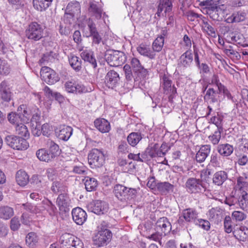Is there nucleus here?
I'll list each match as a JSON object with an SVG mask.
<instances>
[{
  "label": "nucleus",
  "mask_w": 248,
  "mask_h": 248,
  "mask_svg": "<svg viewBox=\"0 0 248 248\" xmlns=\"http://www.w3.org/2000/svg\"><path fill=\"white\" fill-rule=\"evenodd\" d=\"M219 0H211L208 3L207 12L211 18L214 20L221 21L228 15L227 7L226 5H218Z\"/></svg>",
  "instance_id": "f257e3e1"
},
{
  "label": "nucleus",
  "mask_w": 248,
  "mask_h": 248,
  "mask_svg": "<svg viewBox=\"0 0 248 248\" xmlns=\"http://www.w3.org/2000/svg\"><path fill=\"white\" fill-rule=\"evenodd\" d=\"M115 196L122 202H126L134 198L137 190L135 188H128L122 185L114 186L113 190Z\"/></svg>",
  "instance_id": "f03ea898"
},
{
  "label": "nucleus",
  "mask_w": 248,
  "mask_h": 248,
  "mask_svg": "<svg viewBox=\"0 0 248 248\" xmlns=\"http://www.w3.org/2000/svg\"><path fill=\"white\" fill-rule=\"evenodd\" d=\"M61 248H83V242L70 233L63 234L60 237Z\"/></svg>",
  "instance_id": "7ed1b4c3"
},
{
  "label": "nucleus",
  "mask_w": 248,
  "mask_h": 248,
  "mask_svg": "<svg viewBox=\"0 0 248 248\" xmlns=\"http://www.w3.org/2000/svg\"><path fill=\"white\" fill-rule=\"evenodd\" d=\"M6 144L12 149L17 150H25L29 147L26 140L15 135H8L4 139Z\"/></svg>",
  "instance_id": "20e7f679"
},
{
  "label": "nucleus",
  "mask_w": 248,
  "mask_h": 248,
  "mask_svg": "<svg viewBox=\"0 0 248 248\" xmlns=\"http://www.w3.org/2000/svg\"><path fill=\"white\" fill-rule=\"evenodd\" d=\"M88 162L92 168H99L105 163V155L102 149H93L88 155Z\"/></svg>",
  "instance_id": "39448f33"
},
{
  "label": "nucleus",
  "mask_w": 248,
  "mask_h": 248,
  "mask_svg": "<svg viewBox=\"0 0 248 248\" xmlns=\"http://www.w3.org/2000/svg\"><path fill=\"white\" fill-rule=\"evenodd\" d=\"M105 56L108 63L111 66H118L124 63L125 61L124 54L119 51H108Z\"/></svg>",
  "instance_id": "423d86ee"
},
{
  "label": "nucleus",
  "mask_w": 248,
  "mask_h": 248,
  "mask_svg": "<svg viewBox=\"0 0 248 248\" xmlns=\"http://www.w3.org/2000/svg\"><path fill=\"white\" fill-rule=\"evenodd\" d=\"M112 233L109 230L101 228L93 237V244L98 247H103L110 241Z\"/></svg>",
  "instance_id": "0eeeda50"
},
{
  "label": "nucleus",
  "mask_w": 248,
  "mask_h": 248,
  "mask_svg": "<svg viewBox=\"0 0 248 248\" xmlns=\"http://www.w3.org/2000/svg\"><path fill=\"white\" fill-rule=\"evenodd\" d=\"M43 30L40 25L36 22H32L26 31V35L29 39L37 41L43 37Z\"/></svg>",
  "instance_id": "6e6552de"
},
{
  "label": "nucleus",
  "mask_w": 248,
  "mask_h": 248,
  "mask_svg": "<svg viewBox=\"0 0 248 248\" xmlns=\"http://www.w3.org/2000/svg\"><path fill=\"white\" fill-rule=\"evenodd\" d=\"M130 63L134 72L137 75L135 80L143 79L148 76V70L142 66L139 59L133 58Z\"/></svg>",
  "instance_id": "1a4fd4ad"
},
{
  "label": "nucleus",
  "mask_w": 248,
  "mask_h": 248,
  "mask_svg": "<svg viewBox=\"0 0 248 248\" xmlns=\"http://www.w3.org/2000/svg\"><path fill=\"white\" fill-rule=\"evenodd\" d=\"M186 186L189 192L197 193L205 190V186L202 180L195 178H190L186 183Z\"/></svg>",
  "instance_id": "9d476101"
},
{
  "label": "nucleus",
  "mask_w": 248,
  "mask_h": 248,
  "mask_svg": "<svg viewBox=\"0 0 248 248\" xmlns=\"http://www.w3.org/2000/svg\"><path fill=\"white\" fill-rule=\"evenodd\" d=\"M198 213L196 209L193 208H187L182 211V215L179 217L178 223L183 225L185 220L187 222H193L195 224L197 221Z\"/></svg>",
  "instance_id": "9b49d317"
},
{
  "label": "nucleus",
  "mask_w": 248,
  "mask_h": 248,
  "mask_svg": "<svg viewBox=\"0 0 248 248\" xmlns=\"http://www.w3.org/2000/svg\"><path fill=\"white\" fill-rule=\"evenodd\" d=\"M42 79L48 84H53L59 80L56 72L47 66H43L40 71Z\"/></svg>",
  "instance_id": "f8f14e48"
},
{
  "label": "nucleus",
  "mask_w": 248,
  "mask_h": 248,
  "mask_svg": "<svg viewBox=\"0 0 248 248\" xmlns=\"http://www.w3.org/2000/svg\"><path fill=\"white\" fill-rule=\"evenodd\" d=\"M87 207L89 211L97 215H102L108 211V205L104 201L97 200L91 202Z\"/></svg>",
  "instance_id": "ddd939ff"
},
{
  "label": "nucleus",
  "mask_w": 248,
  "mask_h": 248,
  "mask_svg": "<svg viewBox=\"0 0 248 248\" xmlns=\"http://www.w3.org/2000/svg\"><path fill=\"white\" fill-rule=\"evenodd\" d=\"M87 25L90 33L89 35H86V37L92 38V46L99 45L101 42L102 38L97 31L96 25L92 19H89Z\"/></svg>",
  "instance_id": "4468645a"
},
{
  "label": "nucleus",
  "mask_w": 248,
  "mask_h": 248,
  "mask_svg": "<svg viewBox=\"0 0 248 248\" xmlns=\"http://www.w3.org/2000/svg\"><path fill=\"white\" fill-rule=\"evenodd\" d=\"M88 11L90 16L94 20H98L103 18L105 21L106 17H108L106 13L104 12L102 7L99 4L94 2L90 3Z\"/></svg>",
  "instance_id": "2eb2a0df"
},
{
  "label": "nucleus",
  "mask_w": 248,
  "mask_h": 248,
  "mask_svg": "<svg viewBox=\"0 0 248 248\" xmlns=\"http://www.w3.org/2000/svg\"><path fill=\"white\" fill-rule=\"evenodd\" d=\"M80 5L78 2L73 1L69 2L65 9L64 19L73 18L74 16L78 17L80 14Z\"/></svg>",
  "instance_id": "dca6fc26"
},
{
  "label": "nucleus",
  "mask_w": 248,
  "mask_h": 248,
  "mask_svg": "<svg viewBox=\"0 0 248 248\" xmlns=\"http://www.w3.org/2000/svg\"><path fill=\"white\" fill-rule=\"evenodd\" d=\"M155 230L161 232L165 236L171 230V225L166 217H160L155 223Z\"/></svg>",
  "instance_id": "f3484780"
},
{
  "label": "nucleus",
  "mask_w": 248,
  "mask_h": 248,
  "mask_svg": "<svg viewBox=\"0 0 248 248\" xmlns=\"http://www.w3.org/2000/svg\"><path fill=\"white\" fill-rule=\"evenodd\" d=\"M193 61V58L191 50H186L179 59L178 66L184 70L191 66Z\"/></svg>",
  "instance_id": "a211bd4d"
},
{
  "label": "nucleus",
  "mask_w": 248,
  "mask_h": 248,
  "mask_svg": "<svg viewBox=\"0 0 248 248\" xmlns=\"http://www.w3.org/2000/svg\"><path fill=\"white\" fill-rule=\"evenodd\" d=\"M64 86L66 91L70 93H83L87 92L84 85L73 80L66 82Z\"/></svg>",
  "instance_id": "6ab92c4d"
},
{
  "label": "nucleus",
  "mask_w": 248,
  "mask_h": 248,
  "mask_svg": "<svg viewBox=\"0 0 248 248\" xmlns=\"http://www.w3.org/2000/svg\"><path fill=\"white\" fill-rule=\"evenodd\" d=\"M72 218L78 225H82L86 220L87 215L86 212L80 207L74 208L72 211Z\"/></svg>",
  "instance_id": "aec40b11"
},
{
  "label": "nucleus",
  "mask_w": 248,
  "mask_h": 248,
  "mask_svg": "<svg viewBox=\"0 0 248 248\" xmlns=\"http://www.w3.org/2000/svg\"><path fill=\"white\" fill-rule=\"evenodd\" d=\"M120 80L119 74L114 70L108 72L105 77V82L107 86L113 89Z\"/></svg>",
  "instance_id": "412c9836"
},
{
  "label": "nucleus",
  "mask_w": 248,
  "mask_h": 248,
  "mask_svg": "<svg viewBox=\"0 0 248 248\" xmlns=\"http://www.w3.org/2000/svg\"><path fill=\"white\" fill-rule=\"evenodd\" d=\"M73 132V128L69 126L61 125L56 131L57 137L61 140L67 141L71 136Z\"/></svg>",
  "instance_id": "4be33fe9"
},
{
  "label": "nucleus",
  "mask_w": 248,
  "mask_h": 248,
  "mask_svg": "<svg viewBox=\"0 0 248 248\" xmlns=\"http://www.w3.org/2000/svg\"><path fill=\"white\" fill-rule=\"evenodd\" d=\"M162 87L166 93L174 94L176 93V89L171 86L172 82L169 76L164 75L161 79Z\"/></svg>",
  "instance_id": "5701e85b"
},
{
  "label": "nucleus",
  "mask_w": 248,
  "mask_h": 248,
  "mask_svg": "<svg viewBox=\"0 0 248 248\" xmlns=\"http://www.w3.org/2000/svg\"><path fill=\"white\" fill-rule=\"evenodd\" d=\"M210 150L211 147L209 145L202 146L196 155V160L199 163L204 162L209 155Z\"/></svg>",
  "instance_id": "b1692460"
},
{
  "label": "nucleus",
  "mask_w": 248,
  "mask_h": 248,
  "mask_svg": "<svg viewBox=\"0 0 248 248\" xmlns=\"http://www.w3.org/2000/svg\"><path fill=\"white\" fill-rule=\"evenodd\" d=\"M247 14L244 11H239L234 12L231 16L225 19V21L228 23H238L245 20Z\"/></svg>",
  "instance_id": "393cba45"
},
{
  "label": "nucleus",
  "mask_w": 248,
  "mask_h": 248,
  "mask_svg": "<svg viewBox=\"0 0 248 248\" xmlns=\"http://www.w3.org/2000/svg\"><path fill=\"white\" fill-rule=\"evenodd\" d=\"M57 204L61 211H66L70 204V199L66 194H60L58 196L57 201Z\"/></svg>",
  "instance_id": "a878e982"
},
{
  "label": "nucleus",
  "mask_w": 248,
  "mask_h": 248,
  "mask_svg": "<svg viewBox=\"0 0 248 248\" xmlns=\"http://www.w3.org/2000/svg\"><path fill=\"white\" fill-rule=\"evenodd\" d=\"M80 56L85 62L90 63L94 68L96 67V61L93 55V52L91 50L87 49L86 48L83 51L81 52Z\"/></svg>",
  "instance_id": "bb28decb"
},
{
  "label": "nucleus",
  "mask_w": 248,
  "mask_h": 248,
  "mask_svg": "<svg viewBox=\"0 0 248 248\" xmlns=\"http://www.w3.org/2000/svg\"><path fill=\"white\" fill-rule=\"evenodd\" d=\"M173 0H160L156 14L160 16L163 11L165 13L170 12L172 9Z\"/></svg>",
  "instance_id": "cd10ccee"
},
{
  "label": "nucleus",
  "mask_w": 248,
  "mask_h": 248,
  "mask_svg": "<svg viewBox=\"0 0 248 248\" xmlns=\"http://www.w3.org/2000/svg\"><path fill=\"white\" fill-rule=\"evenodd\" d=\"M94 124L95 127L102 133L108 132L110 129L109 122L105 119H97Z\"/></svg>",
  "instance_id": "c85d7f7f"
},
{
  "label": "nucleus",
  "mask_w": 248,
  "mask_h": 248,
  "mask_svg": "<svg viewBox=\"0 0 248 248\" xmlns=\"http://www.w3.org/2000/svg\"><path fill=\"white\" fill-rule=\"evenodd\" d=\"M0 96L4 101L9 102L11 99V92L4 81L0 84Z\"/></svg>",
  "instance_id": "c756f323"
},
{
  "label": "nucleus",
  "mask_w": 248,
  "mask_h": 248,
  "mask_svg": "<svg viewBox=\"0 0 248 248\" xmlns=\"http://www.w3.org/2000/svg\"><path fill=\"white\" fill-rule=\"evenodd\" d=\"M228 175L224 171L220 170L216 172L213 177V183L218 186H221L227 179Z\"/></svg>",
  "instance_id": "7c9ffc66"
},
{
  "label": "nucleus",
  "mask_w": 248,
  "mask_h": 248,
  "mask_svg": "<svg viewBox=\"0 0 248 248\" xmlns=\"http://www.w3.org/2000/svg\"><path fill=\"white\" fill-rule=\"evenodd\" d=\"M167 31H163L162 34L158 36L154 41L152 44L153 50L155 52L160 51L164 46V36L166 35Z\"/></svg>",
  "instance_id": "2f4dec72"
},
{
  "label": "nucleus",
  "mask_w": 248,
  "mask_h": 248,
  "mask_svg": "<svg viewBox=\"0 0 248 248\" xmlns=\"http://www.w3.org/2000/svg\"><path fill=\"white\" fill-rule=\"evenodd\" d=\"M234 236L240 241H244L248 237V229L245 226H241L233 231Z\"/></svg>",
  "instance_id": "473e14b6"
},
{
  "label": "nucleus",
  "mask_w": 248,
  "mask_h": 248,
  "mask_svg": "<svg viewBox=\"0 0 248 248\" xmlns=\"http://www.w3.org/2000/svg\"><path fill=\"white\" fill-rule=\"evenodd\" d=\"M14 215L13 208L8 206H0V218L4 220H8Z\"/></svg>",
  "instance_id": "72a5a7b5"
},
{
  "label": "nucleus",
  "mask_w": 248,
  "mask_h": 248,
  "mask_svg": "<svg viewBox=\"0 0 248 248\" xmlns=\"http://www.w3.org/2000/svg\"><path fill=\"white\" fill-rule=\"evenodd\" d=\"M202 29L204 32H205L209 36L212 37H216V30L208 22L205 17H202Z\"/></svg>",
  "instance_id": "f704fd0d"
},
{
  "label": "nucleus",
  "mask_w": 248,
  "mask_h": 248,
  "mask_svg": "<svg viewBox=\"0 0 248 248\" xmlns=\"http://www.w3.org/2000/svg\"><path fill=\"white\" fill-rule=\"evenodd\" d=\"M137 49L140 54L147 57L151 59H154L155 57V53L151 50L148 46L144 45H140L137 47Z\"/></svg>",
  "instance_id": "c9c22d12"
},
{
  "label": "nucleus",
  "mask_w": 248,
  "mask_h": 248,
  "mask_svg": "<svg viewBox=\"0 0 248 248\" xmlns=\"http://www.w3.org/2000/svg\"><path fill=\"white\" fill-rule=\"evenodd\" d=\"M217 151L220 155L224 156H228L232 153L233 147L232 145L228 143L222 144L218 146Z\"/></svg>",
  "instance_id": "e433bc0d"
},
{
  "label": "nucleus",
  "mask_w": 248,
  "mask_h": 248,
  "mask_svg": "<svg viewBox=\"0 0 248 248\" xmlns=\"http://www.w3.org/2000/svg\"><path fill=\"white\" fill-rule=\"evenodd\" d=\"M52 0H33V5L38 11L45 10L50 5Z\"/></svg>",
  "instance_id": "4c0bfd02"
},
{
  "label": "nucleus",
  "mask_w": 248,
  "mask_h": 248,
  "mask_svg": "<svg viewBox=\"0 0 248 248\" xmlns=\"http://www.w3.org/2000/svg\"><path fill=\"white\" fill-rule=\"evenodd\" d=\"M16 180L19 185L24 186L29 182V176L25 171L18 170L16 174Z\"/></svg>",
  "instance_id": "58836bf2"
},
{
  "label": "nucleus",
  "mask_w": 248,
  "mask_h": 248,
  "mask_svg": "<svg viewBox=\"0 0 248 248\" xmlns=\"http://www.w3.org/2000/svg\"><path fill=\"white\" fill-rule=\"evenodd\" d=\"M157 189L161 193H167L173 191L174 186L169 182H159L157 183Z\"/></svg>",
  "instance_id": "ea45409f"
},
{
  "label": "nucleus",
  "mask_w": 248,
  "mask_h": 248,
  "mask_svg": "<svg viewBox=\"0 0 248 248\" xmlns=\"http://www.w3.org/2000/svg\"><path fill=\"white\" fill-rule=\"evenodd\" d=\"M36 155L37 158L42 161L48 162L53 159L48 151L44 148L37 150Z\"/></svg>",
  "instance_id": "a19ab883"
},
{
  "label": "nucleus",
  "mask_w": 248,
  "mask_h": 248,
  "mask_svg": "<svg viewBox=\"0 0 248 248\" xmlns=\"http://www.w3.org/2000/svg\"><path fill=\"white\" fill-rule=\"evenodd\" d=\"M47 145L48 147V152L50 154L53 158L59 155L60 154V151L59 146L51 140H48Z\"/></svg>",
  "instance_id": "79ce46f5"
},
{
  "label": "nucleus",
  "mask_w": 248,
  "mask_h": 248,
  "mask_svg": "<svg viewBox=\"0 0 248 248\" xmlns=\"http://www.w3.org/2000/svg\"><path fill=\"white\" fill-rule=\"evenodd\" d=\"M84 180L85 188L88 191H92L96 189L98 183L95 178L86 177Z\"/></svg>",
  "instance_id": "37998d69"
},
{
  "label": "nucleus",
  "mask_w": 248,
  "mask_h": 248,
  "mask_svg": "<svg viewBox=\"0 0 248 248\" xmlns=\"http://www.w3.org/2000/svg\"><path fill=\"white\" fill-rule=\"evenodd\" d=\"M236 186L240 190L247 189L248 187V174L244 173L237 178Z\"/></svg>",
  "instance_id": "c03bdc74"
},
{
  "label": "nucleus",
  "mask_w": 248,
  "mask_h": 248,
  "mask_svg": "<svg viewBox=\"0 0 248 248\" xmlns=\"http://www.w3.org/2000/svg\"><path fill=\"white\" fill-rule=\"evenodd\" d=\"M69 62L70 65L74 70L77 71L80 70L82 61L79 57L71 55L69 57Z\"/></svg>",
  "instance_id": "a18cd8bd"
},
{
  "label": "nucleus",
  "mask_w": 248,
  "mask_h": 248,
  "mask_svg": "<svg viewBox=\"0 0 248 248\" xmlns=\"http://www.w3.org/2000/svg\"><path fill=\"white\" fill-rule=\"evenodd\" d=\"M7 119L11 124H15L16 126L20 123L24 122V117L16 112H12L9 113Z\"/></svg>",
  "instance_id": "49530a36"
},
{
  "label": "nucleus",
  "mask_w": 248,
  "mask_h": 248,
  "mask_svg": "<svg viewBox=\"0 0 248 248\" xmlns=\"http://www.w3.org/2000/svg\"><path fill=\"white\" fill-rule=\"evenodd\" d=\"M141 134L138 132H132L130 133L127 138L128 143L132 146H135L141 140Z\"/></svg>",
  "instance_id": "de8ad7c7"
},
{
  "label": "nucleus",
  "mask_w": 248,
  "mask_h": 248,
  "mask_svg": "<svg viewBox=\"0 0 248 248\" xmlns=\"http://www.w3.org/2000/svg\"><path fill=\"white\" fill-rule=\"evenodd\" d=\"M56 56V53L52 51L46 52L44 54L39 62L41 65H47L49 62H52Z\"/></svg>",
  "instance_id": "09e8293b"
},
{
  "label": "nucleus",
  "mask_w": 248,
  "mask_h": 248,
  "mask_svg": "<svg viewBox=\"0 0 248 248\" xmlns=\"http://www.w3.org/2000/svg\"><path fill=\"white\" fill-rule=\"evenodd\" d=\"M38 242V237L35 233L31 232L26 237V243L30 248H33Z\"/></svg>",
  "instance_id": "8fccbe9b"
},
{
  "label": "nucleus",
  "mask_w": 248,
  "mask_h": 248,
  "mask_svg": "<svg viewBox=\"0 0 248 248\" xmlns=\"http://www.w3.org/2000/svg\"><path fill=\"white\" fill-rule=\"evenodd\" d=\"M15 130L16 134L21 137H24L25 138L29 137L30 133L27 127L23 124V122L17 124V125L16 126Z\"/></svg>",
  "instance_id": "3c124183"
},
{
  "label": "nucleus",
  "mask_w": 248,
  "mask_h": 248,
  "mask_svg": "<svg viewBox=\"0 0 248 248\" xmlns=\"http://www.w3.org/2000/svg\"><path fill=\"white\" fill-rule=\"evenodd\" d=\"M146 152L152 158L163 156L157 144H155L153 146L148 147Z\"/></svg>",
  "instance_id": "603ef678"
},
{
  "label": "nucleus",
  "mask_w": 248,
  "mask_h": 248,
  "mask_svg": "<svg viewBox=\"0 0 248 248\" xmlns=\"http://www.w3.org/2000/svg\"><path fill=\"white\" fill-rule=\"evenodd\" d=\"M216 92L213 88H209L207 91L204 99L210 103H214L217 101L216 97Z\"/></svg>",
  "instance_id": "864d4df0"
},
{
  "label": "nucleus",
  "mask_w": 248,
  "mask_h": 248,
  "mask_svg": "<svg viewBox=\"0 0 248 248\" xmlns=\"http://www.w3.org/2000/svg\"><path fill=\"white\" fill-rule=\"evenodd\" d=\"M247 197L248 194L244 191L241 197H239L238 199V202L240 208L248 213V199Z\"/></svg>",
  "instance_id": "5fc2aeb1"
},
{
  "label": "nucleus",
  "mask_w": 248,
  "mask_h": 248,
  "mask_svg": "<svg viewBox=\"0 0 248 248\" xmlns=\"http://www.w3.org/2000/svg\"><path fill=\"white\" fill-rule=\"evenodd\" d=\"M223 117L217 115L212 117L210 119L211 122L215 124L217 127V130H223Z\"/></svg>",
  "instance_id": "6e6d98bb"
},
{
  "label": "nucleus",
  "mask_w": 248,
  "mask_h": 248,
  "mask_svg": "<svg viewBox=\"0 0 248 248\" xmlns=\"http://www.w3.org/2000/svg\"><path fill=\"white\" fill-rule=\"evenodd\" d=\"M223 130H217L215 131L214 133L209 136L208 139L214 145H216L218 143L221 139V133Z\"/></svg>",
  "instance_id": "4d7b16f0"
},
{
  "label": "nucleus",
  "mask_w": 248,
  "mask_h": 248,
  "mask_svg": "<svg viewBox=\"0 0 248 248\" xmlns=\"http://www.w3.org/2000/svg\"><path fill=\"white\" fill-rule=\"evenodd\" d=\"M10 68L6 61L0 59V74L7 75L10 73Z\"/></svg>",
  "instance_id": "13d9d810"
},
{
  "label": "nucleus",
  "mask_w": 248,
  "mask_h": 248,
  "mask_svg": "<svg viewBox=\"0 0 248 248\" xmlns=\"http://www.w3.org/2000/svg\"><path fill=\"white\" fill-rule=\"evenodd\" d=\"M23 205L27 211L33 214L39 213L41 211V206H40L35 205L30 203L23 204Z\"/></svg>",
  "instance_id": "bf43d9fd"
},
{
  "label": "nucleus",
  "mask_w": 248,
  "mask_h": 248,
  "mask_svg": "<svg viewBox=\"0 0 248 248\" xmlns=\"http://www.w3.org/2000/svg\"><path fill=\"white\" fill-rule=\"evenodd\" d=\"M247 215L240 211H234L232 214V219L236 221H242L247 218Z\"/></svg>",
  "instance_id": "052dcab7"
},
{
  "label": "nucleus",
  "mask_w": 248,
  "mask_h": 248,
  "mask_svg": "<svg viewBox=\"0 0 248 248\" xmlns=\"http://www.w3.org/2000/svg\"><path fill=\"white\" fill-rule=\"evenodd\" d=\"M224 227L225 232L228 233L233 232L232 221L230 216H226L224 220Z\"/></svg>",
  "instance_id": "680f3d73"
},
{
  "label": "nucleus",
  "mask_w": 248,
  "mask_h": 248,
  "mask_svg": "<svg viewBox=\"0 0 248 248\" xmlns=\"http://www.w3.org/2000/svg\"><path fill=\"white\" fill-rule=\"evenodd\" d=\"M220 214V211L217 208H212L207 213V216L210 219H218Z\"/></svg>",
  "instance_id": "e2e57ef3"
},
{
  "label": "nucleus",
  "mask_w": 248,
  "mask_h": 248,
  "mask_svg": "<svg viewBox=\"0 0 248 248\" xmlns=\"http://www.w3.org/2000/svg\"><path fill=\"white\" fill-rule=\"evenodd\" d=\"M21 226L19 219L17 217H13L10 222V227L12 231H17Z\"/></svg>",
  "instance_id": "0e129e2a"
},
{
  "label": "nucleus",
  "mask_w": 248,
  "mask_h": 248,
  "mask_svg": "<svg viewBox=\"0 0 248 248\" xmlns=\"http://www.w3.org/2000/svg\"><path fill=\"white\" fill-rule=\"evenodd\" d=\"M182 46L186 50H191L192 43L190 38L187 35H185L183 37V42L181 43Z\"/></svg>",
  "instance_id": "69168bd1"
},
{
  "label": "nucleus",
  "mask_w": 248,
  "mask_h": 248,
  "mask_svg": "<svg viewBox=\"0 0 248 248\" xmlns=\"http://www.w3.org/2000/svg\"><path fill=\"white\" fill-rule=\"evenodd\" d=\"M195 224L199 225L202 228L206 231L209 230L210 228V223L208 220H206L198 219Z\"/></svg>",
  "instance_id": "338daca9"
},
{
  "label": "nucleus",
  "mask_w": 248,
  "mask_h": 248,
  "mask_svg": "<svg viewBox=\"0 0 248 248\" xmlns=\"http://www.w3.org/2000/svg\"><path fill=\"white\" fill-rule=\"evenodd\" d=\"M163 235H164L163 233H161V232L159 231H156L155 232L152 233L151 235L147 236V238L156 242H159L161 244L160 241Z\"/></svg>",
  "instance_id": "774afa93"
}]
</instances>
